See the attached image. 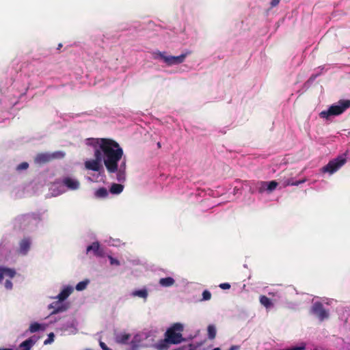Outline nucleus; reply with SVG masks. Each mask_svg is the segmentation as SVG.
<instances>
[{
    "instance_id": "obj_1",
    "label": "nucleus",
    "mask_w": 350,
    "mask_h": 350,
    "mask_svg": "<svg viewBox=\"0 0 350 350\" xmlns=\"http://www.w3.org/2000/svg\"><path fill=\"white\" fill-rule=\"evenodd\" d=\"M94 159L85 161L84 163L85 169L94 172H99L103 169L102 161L109 174L115 173L117 171V163L122 156L123 150L116 141L102 138L100 148L94 150Z\"/></svg>"
},
{
    "instance_id": "obj_2",
    "label": "nucleus",
    "mask_w": 350,
    "mask_h": 350,
    "mask_svg": "<svg viewBox=\"0 0 350 350\" xmlns=\"http://www.w3.org/2000/svg\"><path fill=\"white\" fill-rule=\"evenodd\" d=\"M183 331V326L181 323H174L165 332V341L170 344H178L183 340L181 332Z\"/></svg>"
},
{
    "instance_id": "obj_3",
    "label": "nucleus",
    "mask_w": 350,
    "mask_h": 350,
    "mask_svg": "<svg viewBox=\"0 0 350 350\" xmlns=\"http://www.w3.org/2000/svg\"><path fill=\"white\" fill-rule=\"evenodd\" d=\"M349 107H350V100H340L338 105H332L328 110L321 111L320 117L328 118L331 116H338Z\"/></svg>"
},
{
    "instance_id": "obj_4",
    "label": "nucleus",
    "mask_w": 350,
    "mask_h": 350,
    "mask_svg": "<svg viewBox=\"0 0 350 350\" xmlns=\"http://www.w3.org/2000/svg\"><path fill=\"white\" fill-rule=\"evenodd\" d=\"M190 53H183L178 56L166 55L165 52L157 51L153 53L154 59H162L167 66L180 64L184 62L186 57Z\"/></svg>"
},
{
    "instance_id": "obj_5",
    "label": "nucleus",
    "mask_w": 350,
    "mask_h": 350,
    "mask_svg": "<svg viewBox=\"0 0 350 350\" xmlns=\"http://www.w3.org/2000/svg\"><path fill=\"white\" fill-rule=\"evenodd\" d=\"M64 156L65 153L62 151H56L53 153L42 152L36 156L34 162L38 165H43L53 161V159H62L64 157Z\"/></svg>"
},
{
    "instance_id": "obj_6",
    "label": "nucleus",
    "mask_w": 350,
    "mask_h": 350,
    "mask_svg": "<svg viewBox=\"0 0 350 350\" xmlns=\"http://www.w3.org/2000/svg\"><path fill=\"white\" fill-rule=\"evenodd\" d=\"M347 161L344 156H339L337 158L329 161V163L322 168V172L333 174L341 167Z\"/></svg>"
},
{
    "instance_id": "obj_7",
    "label": "nucleus",
    "mask_w": 350,
    "mask_h": 350,
    "mask_svg": "<svg viewBox=\"0 0 350 350\" xmlns=\"http://www.w3.org/2000/svg\"><path fill=\"white\" fill-rule=\"evenodd\" d=\"M310 312L316 316L320 321L328 319L329 315L328 310H327L323 304L319 301L313 304L310 309Z\"/></svg>"
},
{
    "instance_id": "obj_8",
    "label": "nucleus",
    "mask_w": 350,
    "mask_h": 350,
    "mask_svg": "<svg viewBox=\"0 0 350 350\" xmlns=\"http://www.w3.org/2000/svg\"><path fill=\"white\" fill-rule=\"evenodd\" d=\"M61 184L69 190H77L80 187V182L70 176H65L61 180Z\"/></svg>"
},
{
    "instance_id": "obj_9",
    "label": "nucleus",
    "mask_w": 350,
    "mask_h": 350,
    "mask_svg": "<svg viewBox=\"0 0 350 350\" xmlns=\"http://www.w3.org/2000/svg\"><path fill=\"white\" fill-rule=\"evenodd\" d=\"M31 244L29 237H24L19 243L18 253L26 255L29 252Z\"/></svg>"
},
{
    "instance_id": "obj_10",
    "label": "nucleus",
    "mask_w": 350,
    "mask_h": 350,
    "mask_svg": "<svg viewBox=\"0 0 350 350\" xmlns=\"http://www.w3.org/2000/svg\"><path fill=\"white\" fill-rule=\"evenodd\" d=\"M116 178L119 182H124L126 179V161L124 160L121 162L120 167L117 163Z\"/></svg>"
},
{
    "instance_id": "obj_11",
    "label": "nucleus",
    "mask_w": 350,
    "mask_h": 350,
    "mask_svg": "<svg viewBox=\"0 0 350 350\" xmlns=\"http://www.w3.org/2000/svg\"><path fill=\"white\" fill-rule=\"evenodd\" d=\"M87 253H88L90 251H92L94 252V254L96 256L98 257H103L104 256V251L103 249L100 247V245L98 242L96 241L92 243V245L88 246L87 247Z\"/></svg>"
},
{
    "instance_id": "obj_12",
    "label": "nucleus",
    "mask_w": 350,
    "mask_h": 350,
    "mask_svg": "<svg viewBox=\"0 0 350 350\" xmlns=\"http://www.w3.org/2000/svg\"><path fill=\"white\" fill-rule=\"evenodd\" d=\"M278 185V183L275 180H272L269 183L261 182L260 187H259V192L262 193L265 189L271 191L274 190Z\"/></svg>"
},
{
    "instance_id": "obj_13",
    "label": "nucleus",
    "mask_w": 350,
    "mask_h": 350,
    "mask_svg": "<svg viewBox=\"0 0 350 350\" xmlns=\"http://www.w3.org/2000/svg\"><path fill=\"white\" fill-rule=\"evenodd\" d=\"M49 309H53L51 311V314H57L60 312L65 311L66 310V308L63 306L59 301H54L52 304H51L49 306Z\"/></svg>"
},
{
    "instance_id": "obj_14",
    "label": "nucleus",
    "mask_w": 350,
    "mask_h": 350,
    "mask_svg": "<svg viewBox=\"0 0 350 350\" xmlns=\"http://www.w3.org/2000/svg\"><path fill=\"white\" fill-rule=\"evenodd\" d=\"M73 288L71 286H67L64 288L57 296L59 301H62L68 298V297L72 293Z\"/></svg>"
},
{
    "instance_id": "obj_15",
    "label": "nucleus",
    "mask_w": 350,
    "mask_h": 350,
    "mask_svg": "<svg viewBox=\"0 0 350 350\" xmlns=\"http://www.w3.org/2000/svg\"><path fill=\"white\" fill-rule=\"evenodd\" d=\"M36 341L33 340L31 338L27 339L26 340L21 342L19 345V349L21 350H30L31 348L33 346ZM18 350V349H16Z\"/></svg>"
},
{
    "instance_id": "obj_16",
    "label": "nucleus",
    "mask_w": 350,
    "mask_h": 350,
    "mask_svg": "<svg viewBox=\"0 0 350 350\" xmlns=\"http://www.w3.org/2000/svg\"><path fill=\"white\" fill-rule=\"evenodd\" d=\"M174 283H175V280L172 277L161 278L159 281V284L161 286H164V287L172 286L174 284Z\"/></svg>"
},
{
    "instance_id": "obj_17",
    "label": "nucleus",
    "mask_w": 350,
    "mask_h": 350,
    "mask_svg": "<svg viewBox=\"0 0 350 350\" xmlns=\"http://www.w3.org/2000/svg\"><path fill=\"white\" fill-rule=\"evenodd\" d=\"M101 139H87V144L89 146H92L94 148V150L96 149L100 148V145L101 144Z\"/></svg>"
},
{
    "instance_id": "obj_18",
    "label": "nucleus",
    "mask_w": 350,
    "mask_h": 350,
    "mask_svg": "<svg viewBox=\"0 0 350 350\" xmlns=\"http://www.w3.org/2000/svg\"><path fill=\"white\" fill-rule=\"evenodd\" d=\"M124 189V186L121 184L113 183L110 187V192L113 194L120 193Z\"/></svg>"
},
{
    "instance_id": "obj_19",
    "label": "nucleus",
    "mask_w": 350,
    "mask_h": 350,
    "mask_svg": "<svg viewBox=\"0 0 350 350\" xmlns=\"http://www.w3.org/2000/svg\"><path fill=\"white\" fill-rule=\"evenodd\" d=\"M260 303L266 308H269L273 306L271 300L265 295H261L260 297Z\"/></svg>"
},
{
    "instance_id": "obj_20",
    "label": "nucleus",
    "mask_w": 350,
    "mask_h": 350,
    "mask_svg": "<svg viewBox=\"0 0 350 350\" xmlns=\"http://www.w3.org/2000/svg\"><path fill=\"white\" fill-rule=\"evenodd\" d=\"M148 295V291L145 288L140 289V290H136L132 293L133 296L139 297L143 298L144 299H146L147 298Z\"/></svg>"
},
{
    "instance_id": "obj_21",
    "label": "nucleus",
    "mask_w": 350,
    "mask_h": 350,
    "mask_svg": "<svg viewBox=\"0 0 350 350\" xmlns=\"http://www.w3.org/2000/svg\"><path fill=\"white\" fill-rule=\"evenodd\" d=\"M108 196V191L105 187H100L95 191V196L98 198H105Z\"/></svg>"
},
{
    "instance_id": "obj_22",
    "label": "nucleus",
    "mask_w": 350,
    "mask_h": 350,
    "mask_svg": "<svg viewBox=\"0 0 350 350\" xmlns=\"http://www.w3.org/2000/svg\"><path fill=\"white\" fill-rule=\"evenodd\" d=\"M208 338L213 340L216 336V328L213 325H209L207 328Z\"/></svg>"
},
{
    "instance_id": "obj_23",
    "label": "nucleus",
    "mask_w": 350,
    "mask_h": 350,
    "mask_svg": "<svg viewBox=\"0 0 350 350\" xmlns=\"http://www.w3.org/2000/svg\"><path fill=\"white\" fill-rule=\"evenodd\" d=\"M131 335L128 334H121L118 335L116 338V340L119 343L125 344L127 342L129 339L130 338Z\"/></svg>"
},
{
    "instance_id": "obj_24",
    "label": "nucleus",
    "mask_w": 350,
    "mask_h": 350,
    "mask_svg": "<svg viewBox=\"0 0 350 350\" xmlns=\"http://www.w3.org/2000/svg\"><path fill=\"white\" fill-rule=\"evenodd\" d=\"M89 282H90V281L88 280H85L79 282L76 285V287H75L76 290L78 291H81L85 289L88 284H89Z\"/></svg>"
},
{
    "instance_id": "obj_25",
    "label": "nucleus",
    "mask_w": 350,
    "mask_h": 350,
    "mask_svg": "<svg viewBox=\"0 0 350 350\" xmlns=\"http://www.w3.org/2000/svg\"><path fill=\"white\" fill-rule=\"evenodd\" d=\"M42 327V325L38 323H31L29 327V331L31 333H34L39 331Z\"/></svg>"
},
{
    "instance_id": "obj_26",
    "label": "nucleus",
    "mask_w": 350,
    "mask_h": 350,
    "mask_svg": "<svg viewBox=\"0 0 350 350\" xmlns=\"http://www.w3.org/2000/svg\"><path fill=\"white\" fill-rule=\"evenodd\" d=\"M305 182V180H298V181H294L292 179H288L284 183V186H289V185H299L301 183H303Z\"/></svg>"
},
{
    "instance_id": "obj_27",
    "label": "nucleus",
    "mask_w": 350,
    "mask_h": 350,
    "mask_svg": "<svg viewBox=\"0 0 350 350\" xmlns=\"http://www.w3.org/2000/svg\"><path fill=\"white\" fill-rule=\"evenodd\" d=\"M1 271L4 275H7L10 278H12L15 275V271L11 269L4 268Z\"/></svg>"
},
{
    "instance_id": "obj_28",
    "label": "nucleus",
    "mask_w": 350,
    "mask_h": 350,
    "mask_svg": "<svg viewBox=\"0 0 350 350\" xmlns=\"http://www.w3.org/2000/svg\"><path fill=\"white\" fill-rule=\"evenodd\" d=\"M211 298V293L207 290L204 291L202 293L203 300H209Z\"/></svg>"
},
{
    "instance_id": "obj_29",
    "label": "nucleus",
    "mask_w": 350,
    "mask_h": 350,
    "mask_svg": "<svg viewBox=\"0 0 350 350\" xmlns=\"http://www.w3.org/2000/svg\"><path fill=\"white\" fill-rule=\"evenodd\" d=\"M108 258L110 260V264L111 265H116V266L120 265V262L118 260L113 258L111 256H109Z\"/></svg>"
},
{
    "instance_id": "obj_30",
    "label": "nucleus",
    "mask_w": 350,
    "mask_h": 350,
    "mask_svg": "<svg viewBox=\"0 0 350 350\" xmlns=\"http://www.w3.org/2000/svg\"><path fill=\"white\" fill-rule=\"evenodd\" d=\"M306 349V344L305 343H303L301 346L299 347H291V348H288V349H286L285 350H304Z\"/></svg>"
},
{
    "instance_id": "obj_31",
    "label": "nucleus",
    "mask_w": 350,
    "mask_h": 350,
    "mask_svg": "<svg viewBox=\"0 0 350 350\" xmlns=\"http://www.w3.org/2000/svg\"><path fill=\"white\" fill-rule=\"evenodd\" d=\"M29 167V164L27 162H23L18 165V170H26Z\"/></svg>"
},
{
    "instance_id": "obj_32",
    "label": "nucleus",
    "mask_w": 350,
    "mask_h": 350,
    "mask_svg": "<svg viewBox=\"0 0 350 350\" xmlns=\"http://www.w3.org/2000/svg\"><path fill=\"white\" fill-rule=\"evenodd\" d=\"M221 289L226 290L230 288V284L229 283H221L219 286Z\"/></svg>"
},
{
    "instance_id": "obj_33",
    "label": "nucleus",
    "mask_w": 350,
    "mask_h": 350,
    "mask_svg": "<svg viewBox=\"0 0 350 350\" xmlns=\"http://www.w3.org/2000/svg\"><path fill=\"white\" fill-rule=\"evenodd\" d=\"M280 2V0H271V8H272L277 6Z\"/></svg>"
},
{
    "instance_id": "obj_34",
    "label": "nucleus",
    "mask_w": 350,
    "mask_h": 350,
    "mask_svg": "<svg viewBox=\"0 0 350 350\" xmlns=\"http://www.w3.org/2000/svg\"><path fill=\"white\" fill-rule=\"evenodd\" d=\"M5 286L7 289H11L12 287V283L10 280H6Z\"/></svg>"
},
{
    "instance_id": "obj_35",
    "label": "nucleus",
    "mask_w": 350,
    "mask_h": 350,
    "mask_svg": "<svg viewBox=\"0 0 350 350\" xmlns=\"http://www.w3.org/2000/svg\"><path fill=\"white\" fill-rule=\"evenodd\" d=\"M53 337H54V334H53V333H51V334L49 335V339L44 341V344H47V343H48V342H49L51 340H53Z\"/></svg>"
},
{
    "instance_id": "obj_36",
    "label": "nucleus",
    "mask_w": 350,
    "mask_h": 350,
    "mask_svg": "<svg viewBox=\"0 0 350 350\" xmlns=\"http://www.w3.org/2000/svg\"><path fill=\"white\" fill-rule=\"evenodd\" d=\"M100 346L103 350H111L103 342H100Z\"/></svg>"
},
{
    "instance_id": "obj_37",
    "label": "nucleus",
    "mask_w": 350,
    "mask_h": 350,
    "mask_svg": "<svg viewBox=\"0 0 350 350\" xmlns=\"http://www.w3.org/2000/svg\"><path fill=\"white\" fill-rule=\"evenodd\" d=\"M239 346L233 345L228 350H239Z\"/></svg>"
},
{
    "instance_id": "obj_38",
    "label": "nucleus",
    "mask_w": 350,
    "mask_h": 350,
    "mask_svg": "<svg viewBox=\"0 0 350 350\" xmlns=\"http://www.w3.org/2000/svg\"><path fill=\"white\" fill-rule=\"evenodd\" d=\"M3 277H4V274L3 273V272L1 269L0 270V283H1L3 282Z\"/></svg>"
},
{
    "instance_id": "obj_39",
    "label": "nucleus",
    "mask_w": 350,
    "mask_h": 350,
    "mask_svg": "<svg viewBox=\"0 0 350 350\" xmlns=\"http://www.w3.org/2000/svg\"><path fill=\"white\" fill-rule=\"evenodd\" d=\"M0 350H12V349H11L4 348V349H0Z\"/></svg>"
},
{
    "instance_id": "obj_40",
    "label": "nucleus",
    "mask_w": 350,
    "mask_h": 350,
    "mask_svg": "<svg viewBox=\"0 0 350 350\" xmlns=\"http://www.w3.org/2000/svg\"><path fill=\"white\" fill-rule=\"evenodd\" d=\"M157 146H158L159 148H161V143H160V142H158V143H157Z\"/></svg>"
},
{
    "instance_id": "obj_41",
    "label": "nucleus",
    "mask_w": 350,
    "mask_h": 350,
    "mask_svg": "<svg viewBox=\"0 0 350 350\" xmlns=\"http://www.w3.org/2000/svg\"><path fill=\"white\" fill-rule=\"evenodd\" d=\"M62 46V44H59L58 45V48H57V49H59Z\"/></svg>"
},
{
    "instance_id": "obj_42",
    "label": "nucleus",
    "mask_w": 350,
    "mask_h": 350,
    "mask_svg": "<svg viewBox=\"0 0 350 350\" xmlns=\"http://www.w3.org/2000/svg\"><path fill=\"white\" fill-rule=\"evenodd\" d=\"M213 350H220V349L219 347H217V348L213 349Z\"/></svg>"
},
{
    "instance_id": "obj_43",
    "label": "nucleus",
    "mask_w": 350,
    "mask_h": 350,
    "mask_svg": "<svg viewBox=\"0 0 350 350\" xmlns=\"http://www.w3.org/2000/svg\"><path fill=\"white\" fill-rule=\"evenodd\" d=\"M160 349H161V350L164 349L163 347H162V346L161 345V347H160Z\"/></svg>"
},
{
    "instance_id": "obj_44",
    "label": "nucleus",
    "mask_w": 350,
    "mask_h": 350,
    "mask_svg": "<svg viewBox=\"0 0 350 350\" xmlns=\"http://www.w3.org/2000/svg\"><path fill=\"white\" fill-rule=\"evenodd\" d=\"M189 350H193V349L190 347Z\"/></svg>"
}]
</instances>
